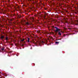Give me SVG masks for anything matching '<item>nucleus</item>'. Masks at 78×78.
<instances>
[{
  "label": "nucleus",
  "instance_id": "1",
  "mask_svg": "<svg viewBox=\"0 0 78 78\" xmlns=\"http://www.w3.org/2000/svg\"><path fill=\"white\" fill-rule=\"evenodd\" d=\"M55 28L56 29L55 30V33H57L58 32V34L59 35V36H61V32H62V31H61V29L58 28V27H55Z\"/></svg>",
  "mask_w": 78,
  "mask_h": 78
},
{
  "label": "nucleus",
  "instance_id": "2",
  "mask_svg": "<svg viewBox=\"0 0 78 78\" xmlns=\"http://www.w3.org/2000/svg\"><path fill=\"white\" fill-rule=\"evenodd\" d=\"M1 39H3V38H4V36H1Z\"/></svg>",
  "mask_w": 78,
  "mask_h": 78
},
{
  "label": "nucleus",
  "instance_id": "3",
  "mask_svg": "<svg viewBox=\"0 0 78 78\" xmlns=\"http://www.w3.org/2000/svg\"><path fill=\"white\" fill-rule=\"evenodd\" d=\"M26 25H29V23H28V22H27L26 23Z\"/></svg>",
  "mask_w": 78,
  "mask_h": 78
},
{
  "label": "nucleus",
  "instance_id": "4",
  "mask_svg": "<svg viewBox=\"0 0 78 78\" xmlns=\"http://www.w3.org/2000/svg\"><path fill=\"white\" fill-rule=\"evenodd\" d=\"M27 39H28L27 42H30V38H28Z\"/></svg>",
  "mask_w": 78,
  "mask_h": 78
},
{
  "label": "nucleus",
  "instance_id": "5",
  "mask_svg": "<svg viewBox=\"0 0 78 78\" xmlns=\"http://www.w3.org/2000/svg\"><path fill=\"white\" fill-rule=\"evenodd\" d=\"M5 40H6V41L8 40V37H6L5 38Z\"/></svg>",
  "mask_w": 78,
  "mask_h": 78
},
{
  "label": "nucleus",
  "instance_id": "6",
  "mask_svg": "<svg viewBox=\"0 0 78 78\" xmlns=\"http://www.w3.org/2000/svg\"><path fill=\"white\" fill-rule=\"evenodd\" d=\"M4 48H1V50H2V51H3V50H4Z\"/></svg>",
  "mask_w": 78,
  "mask_h": 78
},
{
  "label": "nucleus",
  "instance_id": "7",
  "mask_svg": "<svg viewBox=\"0 0 78 78\" xmlns=\"http://www.w3.org/2000/svg\"><path fill=\"white\" fill-rule=\"evenodd\" d=\"M54 34V33H53V32H51L50 33L51 34Z\"/></svg>",
  "mask_w": 78,
  "mask_h": 78
},
{
  "label": "nucleus",
  "instance_id": "8",
  "mask_svg": "<svg viewBox=\"0 0 78 78\" xmlns=\"http://www.w3.org/2000/svg\"><path fill=\"white\" fill-rule=\"evenodd\" d=\"M59 42H55V44H58Z\"/></svg>",
  "mask_w": 78,
  "mask_h": 78
},
{
  "label": "nucleus",
  "instance_id": "9",
  "mask_svg": "<svg viewBox=\"0 0 78 78\" xmlns=\"http://www.w3.org/2000/svg\"><path fill=\"white\" fill-rule=\"evenodd\" d=\"M24 41V39H23V40H21V41Z\"/></svg>",
  "mask_w": 78,
  "mask_h": 78
},
{
  "label": "nucleus",
  "instance_id": "10",
  "mask_svg": "<svg viewBox=\"0 0 78 78\" xmlns=\"http://www.w3.org/2000/svg\"><path fill=\"white\" fill-rule=\"evenodd\" d=\"M41 42H42V43H44V41H42Z\"/></svg>",
  "mask_w": 78,
  "mask_h": 78
},
{
  "label": "nucleus",
  "instance_id": "11",
  "mask_svg": "<svg viewBox=\"0 0 78 78\" xmlns=\"http://www.w3.org/2000/svg\"><path fill=\"white\" fill-rule=\"evenodd\" d=\"M76 22H77V23H78V21H76Z\"/></svg>",
  "mask_w": 78,
  "mask_h": 78
}]
</instances>
